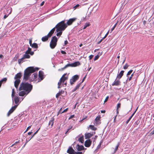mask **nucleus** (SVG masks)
<instances>
[{
    "label": "nucleus",
    "instance_id": "f257e3e1",
    "mask_svg": "<svg viewBox=\"0 0 154 154\" xmlns=\"http://www.w3.org/2000/svg\"><path fill=\"white\" fill-rule=\"evenodd\" d=\"M39 68L37 67H34L33 66L28 67L25 69L24 71L23 79L25 81L28 80L31 74L35 72L36 71H38Z\"/></svg>",
    "mask_w": 154,
    "mask_h": 154
},
{
    "label": "nucleus",
    "instance_id": "f03ea898",
    "mask_svg": "<svg viewBox=\"0 0 154 154\" xmlns=\"http://www.w3.org/2000/svg\"><path fill=\"white\" fill-rule=\"evenodd\" d=\"M32 89V86L28 83L22 82L19 88V91L24 90L27 92V94L30 92Z\"/></svg>",
    "mask_w": 154,
    "mask_h": 154
},
{
    "label": "nucleus",
    "instance_id": "7ed1b4c3",
    "mask_svg": "<svg viewBox=\"0 0 154 154\" xmlns=\"http://www.w3.org/2000/svg\"><path fill=\"white\" fill-rule=\"evenodd\" d=\"M67 25L65 23V21L63 20L58 23L55 26L56 29V31L58 32L60 31H64L67 27Z\"/></svg>",
    "mask_w": 154,
    "mask_h": 154
},
{
    "label": "nucleus",
    "instance_id": "20e7f679",
    "mask_svg": "<svg viewBox=\"0 0 154 154\" xmlns=\"http://www.w3.org/2000/svg\"><path fill=\"white\" fill-rule=\"evenodd\" d=\"M22 76V75L21 73L20 72L14 76V79L15 80V81L14 82V86L17 89L18 88L19 84L20 83V79Z\"/></svg>",
    "mask_w": 154,
    "mask_h": 154
},
{
    "label": "nucleus",
    "instance_id": "39448f33",
    "mask_svg": "<svg viewBox=\"0 0 154 154\" xmlns=\"http://www.w3.org/2000/svg\"><path fill=\"white\" fill-rule=\"evenodd\" d=\"M80 65V63L79 61L75 62L71 64H68L66 65L64 67L58 69L59 71H62L68 67H76Z\"/></svg>",
    "mask_w": 154,
    "mask_h": 154
},
{
    "label": "nucleus",
    "instance_id": "423d86ee",
    "mask_svg": "<svg viewBox=\"0 0 154 154\" xmlns=\"http://www.w3.org/2000/svg\"><path fill=\"white\" fill-rule=\"evenodd\" d=\"M67 75V73L64 74L60 79L59 82L58 83V88H60L61 87L60 86L62 83L63 84L64 83L65 81L67 80L68 78V75Z\"/></svg>",
    "mask_w": 154,
    "mask_h": 154
},
{
    "label": "nucleus",
    "instance_id": "0eeeda50",
    "mask_svg": "<svg viewBox=\"0 0 154 154\" xmlns=\"http://www.w3.org/2000/svg\"><path fill=\"white\" fill-rule=\"evenodd\" d=\"M57 42V38L54 36L51 38L50 46L51 49H54L56 46Z\"/></svg>",
    "mask_w": 154,
    "mask_h": 154
},
{
    "label": "nucleus",
    "instance_id": "6e6552de",
    "mask_svg": "<svg viewBox=\"0 0 154 154\" xmlns=\"http://www.w3.org/2000/svg\"><path fill=\"white\" fill-rule=\"evenodd\" d=\"M79 76L78 75H75L73 76L70 79V82L71 85H72L79 79Z\"/></svg>",
    "mask_w": 154,
    "mask_h": 154
},
{
    "label": "nucleus",
    "instance_id": "1a4fd4ad",
    "mask_svg": "<svg viewBox=\"0 0 154 154\" xmlns=\"http://www.w3.org/2000/svg\"><path fill=\"white\" fill-rule=\"evenodd\" d=\"M100 115L97 116L95 119L94 121V124L95 125L97 126L101 123L100 119Z\"/></svg>",
    "mask_w": 154,
    "mask_h": 154
},
{
    "label": "nucleus",
    "instance_id": "9d476101",
    "mask_svg": "<svg viewBox=\"0 0 154 154\" xmlns=\"http://www.w3.org/2000/svg\"><path fill=\"white\" fill-rule=\"evenodd\" d=\"M18 105H15L14 106H12L10 109L9 111L7 113V116H9L17 108Z\"/></svg>",
    "mask_w": 154,
    "mask_h": 154
},
{
    "label": "nucleus",
    "instance_id": "9b49d317",
    "mask_svg": "<svg viewBox=\"0 0 154 154\" xmlns=\"http://www.w3.org/2000/svg\"><path fill=\"white\" fill-rule=\"evenodd\" d=\"M30 58L29 55H27L26 54H24L22 58L18 60V63L19 64H20L21 63L23 62V61L25 58L29 59Z\"/></svg>",
    "mask_w": 154,
    "mask_h": 154
},
{
    "label": "nucleus",
    "instance_id": "f8f14e48",
    "mask_svg": "<svg viewBox=\"0 0 154 154\" xmlns=\"http://www.w3.org/2000/svg\"><path fill=\"white\" fill-rule=\"evenodd\" d=\"M76 18H72L69 19L67 20L66 23V25L68 26L71 25L72 23L74 22L76 20Z\"/></svg>",
    "mask_w": 154,
    "mask_h": 154
},
{
    "label": "nucleus",
    "instance_id": "ddd939ff",
    "mask_svg": "<svg viewBox=\"0 0 154 154\" xmlns=\"http://www.w3.org/2000/svg\"><path fill=\"white\" fill-rule=\"evenodd\" d=\"M92 143V141L90 139L86 140L85 143L84 145L86 147H89Z\"/></svg>",
    "mask_w": 154,
    "mask_h": 154
},
{
    "label": "nucleus",
    "instance_id": "4468645a",
    "mask_svg": "<svg viewBox=\"0 0 154 154\" xmlns=\"http://www.w3.org/2000/svg\"><path fill=\"white\" fill-rule=\"evenodd\" d=\"M31 48L29 47L28 48V50L26 51L24 54L29 55L28 54H29L31 55H33L34 54V52L33 51H31Z\"/></svg>",
    "mask_w": 154,
    "mask_h": 154
},
{
    "label": "nucleus",
    "instance_id": "2eb2a0df",
    "mask_svg": "<svg viewBox=\"0 0 154 154\" xmlns=\"http://www.w3.org/2000/svg\"><path fill=\"white\" fill-rule=\"evenodd\" d=\"M67 153L69 154H75V152L71 147H70L67 151Z\"/></svg>",
    "mask_w": 154,
    "mask_h": 154
},
{
    "label": "nucleus",
    "instance_id": "dca6fc26",
    "mask_svg": "<svg viewBox=\"0 0 154 154\" xmlns=\"http://www.w3.org/2000/svg\"><path fill=\"white\" fill-rule=\"evenodd\" d=\"M37 77V73H34L33 74L32 76V78H30L29 79V81L30 82H32L33 81H34L35 80Z\"/></svg>",
    "mask_w": 154,
    "mask_h": 154
},
{
    "label": "nucleus",
    "instance_id": "f3484780",
    "mask_svg": "<svg viewBox=\"0 0 154 154\" xmlns=\"http://www.w3.org/2000/svg\"><path fill=\"white\" fill-rule=\"evenodd\" d=\"M118 80H116V79L114 81V82L112 84V86H118L120 85V81Z\"/></svg>",
    "mask_w": 154,
    "mask_h": 154
},
{
    "label": "nucleus",
    "instance_id": "a211bd4d",
    "mask_svg": "<svg viewBox=\"0 0 154 154\" xmlns=\"http://www.w3.org/2000/svg\"><path fill=\"white\" fill-rule=\"evenodd\" d=\"M93 135V134L90 133H88L85 134V138L87 139L90 138Z\"/></svg>",
    "mask_w": 154,
    "mask_h": 154
},
{
    "label": "nucleus",
    "instance_id": "6ab92c4d",
    "mask_svg": "<svg viewBox=\"0 0 154 154\" xmlns=\"http://www.w3.org/2000/svg\"><path fill=\"white\" fill-rule=\"evenodd\" d=\"M38 77L40 79V80L39 81H40L42 80L43 79V72L42 71H40L38 72Z\"/></svg>",
    "mask_w": 154,
    "mask_h": 154
},
{
    "label": "nucleus",
    "instance_id": "aec40b11",
    "mask_svg": "<svg viewBox=\"0 0 154 154\" xmlns=\"http://www.w3.org/2000/svg\"><path fill=\"white\" fill-rule=\"evenodd\" d=\"M76 149L79 151H81L83 150L84 149L83 146H80L79 144H77L75 147Z\"/></svg>",
    "mask_w": 154,
    "mask_h": 154
},
{
    "label": "nucleus",
    "instance_id": "412c9836",
    "mask_svg": "<svg viewBox=\"0 0 154 154\" xmlns=\"http://www.w3.org/2000/svg\"><path fill=\"white\" fill-rule=\"evenodd\" d=\"M124 72V71L123 70L121 71L119 73V74H118L117 76L116 79H120L122 77L123 75V74Z\"/></svg>",
    "mask_w": 154,
    "mask_h": 154
},
{
    "label": "nucleus",
    "instance_id": "4be33fe9",
    "mask_svg": "<svg viewBox=\"0 0 154 154\" xmlns=\"http://www.w3.org/2000/svg\"><path fill=\"white\" fill-rule=\"evenodd\" d=\"M56 28L55 27L53 28L49 32L48 35L49 36V37H51L52 34L54 33L55 29Z\"/></svg>",
    "mask_w": 154,
    "mask_h": 154
},
{
    "label": "nucleus",
    "instance_id": "5701e85b",
    "mask_svg": "<svg viewBox=\"0 0 154 154\" xmlns=\"http://www.w3.org/2000/svg\"><path fill=\"white\" fill-rule=\"evenodd\" d=\"M54 120V117H52L49 122L48 125H51V127H52L53 125Z\"/></svg>",
    "mask_w": 154,
    "mask_h": 154
},
{
    "label": "nucleus",
    "instance_id": "b1692460",
    "mask_svg": "<svg viewBox=\"0 0 154 154\" xmlns=\"http://www.w3.org/2000/svg\"><path fill=\"white\" fill-rule=\"evenodd\" d=\"M19 99L20 98L17 96H16L14 98V100L15 102V103L16 105L19 104Z\"/></svg>",
    "mask_w": 154,
    "mask_h": 154
},
{
    "label": "nucleus",
    "instance_id": "393cba45",
    "mask_svg": "<svg viewBox=\"0 0 154 154\" xmlns=\"http://www.w3.org/2000/svg\"><path fill=\"white\" fill-rule=\"evenodd\" d=\"M135 73V71H134L131 75V76L129 77V76H128V79L126 80L127 82H130L131 80V79L132 78L133 76L134 75V74Z\"/></svg>",
    "mask_w": 154,
    "mask_h": 154
},
{
    "label": "nucleus",
    "instance_id": "a878e982",
    "mask_svg": "<svg viewBox=\"0 0 154 154\" xmlns=\"http://www.w3.org/2000/svg\"><path fill=\"white\" fill-rule=\"evenodd\" d=\"M50 37H49V36L47 35L46 36L43 37L42 38V40L43 42H45Z\"/></svg>",
    "mask_w": 154,
    "mask_h": 154
},
{
    "label": "nucleus",
    "instance_id": "bb28decb",
    "mask_svg": "<svg viewBox=\"0 0 154 154\" xmlns=\"http://www.w3.org/2000/svg\"><path fill=\"white\" fill-rule=\"evenodd\" d=\"M64 92V91L62 90L60 91L56 95V98H58L60 96L61 94H63Z\"/></svg>",
    "mask_w": 154,
    "mask_h": 154
},
{
    "label": "nucleus",
    "instance_id": "cd10ccee",
    "mask_svg": "<svg viewBox=\"0 0 154 154\" xmlns=\"http://www.w3.org/2000/svg\"><path fill=\"white\" fill-rule=\"evenodd\" d=\"M81 83H80L78 84L74 88V89L72 90V92H74L76 90L79 89L81 84Z\"/></svg>",
    "mask_w": 154,
    "mask_h": 154
},
{
    "label": "nucleus",
    "instance_id": "c85d7f7f",
    "mask_svg": "<svg viewBox=\"0 0 154 154\" xmlns=\"http://www.w3.org/2000/svg\"><path fill=\"white\" fill-rule=\"evenodd\" d=\"M32 48H37L38 47V44L36 43H33L31 46Z\"/></svg>",
    "mask_w": 154,
    "mask_h": 154
},
{
    "label": "nucleus",
    "instance_id": "c756f323",
    "mask_svg": "<svg viewBox=\"0 0 154 154\" xmlns=\"http://www.w3.org/2000/svg\"><path fill=\"white\" fill-rule=\"evenodd\" d=\"M78 141L82 143H83L84 142V136H82L80 137L78 139Z\"/></svg>",
    "mask_w": 154,
    "mask_h": 154
},
{
    "label": "nucleus",
    "instance_id": "7c9ffc66",
    "mask_svg": "<svg viewBox=\"0 0 154 154\" xmlns=\"http://www.w3.org/2000/svg\"><path fill=\"white\" fill-rule=\"evenodd\" d=\"M25 92L26 91H20L19 93V95L20 96H23L26 94Z\"/></svg>",
    "mask_w": 154,
    "mask_h": 154
},
{
    "label": "nucleus",
    "instance_id": "2f4dec72",
    "mask_svg": "<svg viewBox=\"0 0 154 154\" xmlns=\"http://www.w3.org/2000/svg\"><path fill=\"white\" fill-rule=\"evenodd\" d=\"M89 127L93 131H96L97 129V128L94 127V125H90Z\"/></svg>",
    "mask_w": 154,
    "mask_h": 154
},
{
    "label": "nucleus",
    "instance_id": "473e14b6",
    "mask_svg": "<svg viewBox=\"0 0 154 154\" xmlns=\"http://www.w3.org/2000/svg\"><path fill=\"white\" fill-rule=\"evenodd\" d=\"M138 76H139V75H138V74L136 75L135 79V80L134 81V85H136V84L137 83V80Z\"/></svg>",
    "mask_w": 154,
    "mask_h": 154
},
{
    "label": "nucleus",
    "instance_id": "72a5a7b5",
    "mask_svg": "<svg viewBox=\"0 0 154 154\" xmlns=\"http://www.w3.org/2000/svg\"><path fill=\"white\" fill-rule=\"evenodd\" d=\"M90 25V24L89 23H86L84 26L83 29H85L87 27L89 26Z\"/></svg>",
    "mask_w": 154,
    "mask_h": 154
},
{
    "label": "nucleus",
    "instance_id": "f704fd0d",
    "mask_svg": "<svg viewBox=\"0 0 154 154\" xmlns=\"http://www.w3.org/2000/svg\"><path fill=\"white\" fill-rule=\"evenodd\" d=\"M133 71L132 70H130L128 71L126 74L127 77H128V76H129L132 73Z\"/></svg>",
    "mask_w": 154,
    "mask_h": 154
},
{
    "label": "nucleus",
    "instance_id": "c9c22d12",
    "mask_svg": "<svg viewBox=\"0 0 154 154\" xmlns=\"http://www.w3.org/2000/svg\"><path fill=\"white\" fill-rule=\"evenodd\" d=\"M129 65H128L127 63L125 64L124 66H123V68L125 69H127L129 67Z\"/></svg>",
    "mask_w": 154,
    "mask_h": 154
},
{
    "label": "nucleus",
    "instance_id": "e433bc0d",
    "mask_svg": "<svg viewBox=\"0 0 154 154\" xmlns=\"http://www.w3.org/2000/svg\"><path fill=\"white\" fill-rule=\"evenodd\" d=\"M62 31H60L57 33L56 34V35L57 36H60L62 34Z\"/></svg>",
    "mask_w": 154,
    "mask_h": 154
},
{
    "label": "nucleus",
    "instance_id": "4c0bfd02",
    "mask_svg": "<svg viewBox=\"0 0 154 154\" xmlns=\"http://www.w3.org/2000/svg\"><path fill=\"white\" fill-rule=\"evenodd\" d=\"M7 78H3V79H2L0 81L2 82H2H5L7 81Z\"/></svg>",
    "mask_w": 154,
    "mask_h": 154
},
{
    "label": "nucleus",
    "instance_id": "58836bf2",
    "mask_svg": "<svg viewBox=\"0 0 154 154\" xmlns=\"http://www.w3.org/2000/svg\"><path fill=\"white\" fill-rule=\"evenodd\" d=\"M15 91L14 90V89H12V94H11V96L12 97H13L14 96V95L15 94Z\"/></svg>",
    "mask_w": 154,
    "mask_h": 154
},
{
    "label": "nucleus",
    "instance_id": "ea45409f",
    "mask_svg": "<svg viewBox=\"0 0 154 154\" xmlns=\"http://www.w3.org/2000/svg\"><path fill=\"white\" fill-rule=\"evenodd\" d=\"M11 11H10L9 13H8V15H7L6 14H5L3 17L4 19H6L7 17H8L9 14H11Z\"/></svg>",
    "mask_w": 154,
    "mask_h": 154
},
{
    "label": "nucleus",
    "instance_id": "a19ab883",
    "mask_svg": "<svg viewBox=\"0 0 154 154\" xmlns=\"http://www.w3.org/2000/svg\"><path fill=\"white\" fill-rule=\"evenodd\" d=\"M121 106V103H118L117 104L116 109H119L120 108Z\"/></svg>",
    "mask_w": 154,
    "mask_h": 154
},
{
    "label": "nucleus",
    "instance_id": "79ce46f5",
    "mask_svg": "<svg viewBox=\"0 0 154 154\" xmlns=\"http://www.w3.org/2000/svg\"><path fill=\"white\" fill-rule=\"evenodd\" d=\"M119 146V143L117 145V146H116L115 149V151H114V152H115L118 150Z\"/></svg>",
    "mask_w": 154,
    "mask_h": 154
},
{
    "label": "nucleus",
    "instance_id": "37998d69",
    "mask_svg": "<svg viewBox=\"0 0 154 154\" xmlns=\"http://www.w3.org/2000/svg\"><path fill=\"white\" fill-rule=\"evenodd\" d=\"M117 24V23H116L115 24L114 26L111 29V32H112L114 30V29L116 27V26Z\"/></svg>",
    "mask_w": 154,
    "mask_h": 154
},
{
    "label": "nucleus",
    "instance_id": "c03bdc74",
    "mask_svg": "<svg viewBox=\"0 0 154 154\" xmlns=\"http://www.w3.org/2000/svg\"><path fill=\"white\" fill-rule=\"evenodd\" d=\"M11 11V12L12 11V10L11 8H8L6 9V11H7V13H8V11Z\"/></svg>",
    "mask_w": 154,
    "mask_h": 154
},
{
    "label": "nucleus",
    "instance_id": "a18cd8bd",
    "mask_svg": "<svg viewBox=\"0 0 154 154\" xmlns=\"http://www.w3.org/2000/svg\"><path fill=\"white\" fill-rule=\"evenodd\" d=\"M101 142H100V143L97 146V149H99L101 147Z\"/></svg>",
    "mask_w": 154,
    "mask_h": 154
},
{
    "label": "nucleus",
    "instance_id": "49530a36",
    "mask_svg": "<svg viewBox=\"0 0 154 154\" xmlns=\"http://www.w3.org/2000/svg\"><path fill=\"white\" fill-rule=\"evenodd\" d=\"M99 56L98 55H97L95 57L94 60H97L99 58Z\"/></svg>",
    "mask_w": 154,
    "mask_h": 154
},
{
    "label": "nucleus",
    "instance_id": "de8ad7c7",
    "mask_svg": "<svg viewBox=\"0 0 154 154\" xmlns=\"http://www.w3.org/2000/svg\"><path fill=\"white\" fill-rule=\"evenodd\" d=\"M40 128H38V129L35 132V133L34 134L32 135V137H33L35 134H36L38 133V132L39 131V130H40Z\"/></svg>",
    "mask_w": 154,
    "mask_h": 154
},
{
    "label": "nucleus",
    "instance_id": "09e8293b",
    "mask_svg": "<svg viewBox=\"0 0 154 154\" xmlns=\"http://www.w3.org/2000/svg\"><path fill=\"white\" fill-rule=\"evenodd\" d=\"M29 43L30 44V45L31 46V45L32 44V39H30L29 40Z\"/></svg>",
    "mask_w": 154,
    "mask_h": 154
},
{
    "label": "nucleus",
    "instance_id": "8fccbe9b",
    "mask_svg": "<svg viewBox=\"0 0 154 154\" xmlns=\"http://www.w3.org/2000/svg\"><path fill=\"white\" fill-rule=\"evenodd\" d=\"M109 30L108 31V32H107V33L105 35V36L103 38V39H105L106 37V36H107V35H108V34L109 33Z\"/></svg>",
    "mask_w": 154,
    "mask_h": 154
},
{
    "label": "nucleus",
    "instance_id": "3c124183",
    "mask_svg": "<svg viewBox=\"0 0 154 154\" xmlns=\"http://www.w3.org/2000/svg\"><path fill=\"white\" fill-rule=\"evenodd\" d=\"M32 125H30L26 129V130L25 131V133L29 129H30V128H31Z\"/></svg>",
    "mask_w": 154,
    "mask_h": 154
},
{
    "label": "nucleus",
    "instance_id": "603ef678",
    "mask_svg": "<svg viewBox=\"0 0 154 154\" xmlns=\"http://www.w3.org/2000/svg\"><path fill=\"white\" fill-rule=\"evenodd\" d=\"M68 110V108H67L66 109H64L63 112H62L61 113H62L65 112H66Z\"/></svg>",
    "mask_w": 154,
    "mask_h": 154
},
{
    "label": "nucleus",
    "instance_id": "864d4df0",
    "mask_svg": "<svg viewBox=\"0 0 154 154\" xmlns=\"http://www.w3.org/2000/svg\"><path fill=\"white\" fill-rule=\"evenodd\" d=\"M138 107L137 108L135 111H134V112L132 114L131 116L130 117H131V118L132 117L134 116V115L136 111H137V109Z\"/></svg>",
    "mask_w": 154,
    "mask_h": 154
},
{
    "label": "nucleus",
    "instance_id": "5fc2aeb1",
    "mask_svg": "<svg viewBox=\"0 0 154 154\" xmlns=\"http://www.w3.org/2000/svg\"><path fill=\"white\" fill-rule=\"evenodd\" d=\"M79 4H77L75 6H74L73 7V8L74 9V10L75 9L78 7H79Z\"/></svg>",
    "mask_w": 154,
    "mask_h": 154
},
{
    "label": "nucleus",
    "instance_id": "6e6d98bb",
    "mask_svg": "<svg viewBox=\"0 0 154 154\" xmlns=\"http://www.w3.org/2000/svg\"><path fill=\"white\" fill-rule=\"evenodd\" d=\"M131 118L130 117L129 118V119L126 122V124H128V122L130 121V120H131Z\"/></svg>",
    "mask_w": 154,
    "mask_h": 154
},
{
    "label": "nucleus",
    "instance_id": "4d7b16f0",
    "mask_svg": "<svg viewBox=\"0 0 154 154\" xmlns=\"http://www.w3.org/2000/svg\"><path fill=\"white\" fill-rule=\"evenodd\" d=\"M75 116L74 115H72L68 119L69 120L70 119L73 118H74Z\"/></svg>",
    "mask_w": 154,
    "mask_h": 154
},
{
    "label": "nucleus",
    "instance_id": "13d9d810",
    "mask_svg": "<svg viewBox=\"0 0 154 154\" xmlns=\"http://www.w3.org/2000/svg\"><path fill=\"white\" fill-rule=\"evenodd\" d=\"M108 99H109V96H107V97H106V98L104 101V102L105 103L106 101H107Z\"/></svg>",
    "mask_w": 154,
    "mask_h": 154
},
{
    "label": "nucleus",
    "instance_id": "bf43d9fd",
    "mask_svg": "<svg viewBox=\"0 0 154 154\" xmlns=\"http://www.w3.org/2000/svg\"><path fill=\"white\" fill-rule=\"evenodd\" d=\"M72 125H70L69 127V128L67 129V130L69 131L70 129H72Z\"/></svg>",
    "mask_w": 154,
    "mask_h": 154
},
{
    "label": "nucleus",
    "instance_id": "052dcab7",
    "mask_svg": "<svg viewBox=\"0 0 154 154\" xmlns=\"http://www.w3.org/2000/svg\"><path fill=\"white\" fill-rule=\"evenodd\" d=\"M103 39H103V38H102L97 43V44H100Z\"/></svg>",
    "mask_w": 154,
    "mask_h": 154
},
{
    "label": "nucleus",
    "instance_id": "680f3d73",
    "mask_svg": "<svg viewBox=\"0 0 154 154\" xmlns=\"http://www.w3.org/2000/svg\"><path fill=\"white\" fill-rule=\"evenodd\" d=\"M75 154H82V152H75Z\"/></svg>",
    "mask_w": 154,
    "mask_h": 154
},
{
    "label": "nucleus",
    "instance_id": "e2e57ef3",
    "mask_svg": "<svg viewBox=\"0 0 154 154\" xmlns=\"http://www.w3.org/2000/svg\"><path fill=\"white\" fill-rule=\"evenodd\" d=\"M93 57V55H90L89 56V58L90 60H91V59H92V58Z\"/></svg>",
    "mask_w": 154,
    "mask_h": 154
},
{
    "label": "nucleus",
    "instance_id": "0e129e2a",
    "mask_svg": "<svg viewBox=\"0 0 154 154\" xmlns=\"http://www.w3.org/2000/svg\"><path fill=\"white\" fill-rule=\"evenodd\" d=\"M61 52L62 54H65L66 53L65 51H61Z\"/></svg>",
    "mask_w": 154,
    "mask_h": 154
},
{
    "label": "nucleus",
    "instance_id": "69168bd1",
    "mask_svg": "<svg viewBox=\"0 0 154 154\" xmlns=\"http://www.w3.org/2000/svg\"><path fill=\"white\" fill-rule=\"evenodd\" d=\"M153 134H154V129L150 133V134L151 135H153Z\"/></svg>",
    "mask_w": 154,
    "mask_h": 154
},
{
    "label": "nucleus",
    "instance_id": "338daca9",
    "mask_svg": "<svg viewBox=\"0 0 154 154\" xmlns=\"http://www.w3.org/2000/svg\"><path fill=\"white\" fill-rule=\"evenodd\" d=\"M62 108H61L60 109V110H59V112H58V114H57V115H58L59 114V113H61V110H62Z\"/></svg>",
    "mask_w": 154,
    "mask_h": 154
},
{
    "label": "nucleus",
    "instance_id": "774afa93",
    "mask_svg": "<svg viewBox=\"0 0 154 154\" xmlns=\"http://www.w3.org/2000/svg\"><path fill=\"white\" fill-rule=\"evenodd\" d=\"M44 3H45V2L44 1H43L42 3H41V4H40V6H42L44 4Z\"/></svg>",
    "mask_w": 154,
    "mask_h": 154
}]
</instances>
